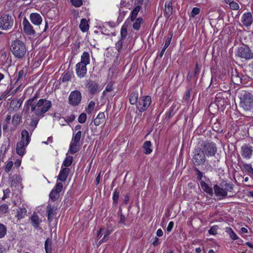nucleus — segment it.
I'll return each mask as SVG.
<instances>
[{"label":"nucleus","instance_id":"nucleus-26","mask_svg":"<svg viewBox=\"0 0 253 253\" xmlns=\"http://www.w3.org/2000/svg\"><path fill=\"white\" fill-rule=\"evenodd\" d=\"M231 81L234 84L237 85L242 83V79L236 70L235 71L234 73L233 72H232L231 76Z\"/></svg>","mask_w":253,"mask_h":253},{"label":"nucleus","instance_id":"nucleus-47","mask_svg":"<svg viewBox=\"0 0 253 253\" xmlns=\"http://www.w3.org/2000/svg\"><path fill=\"white\" fill-rule=\"evenodd\" d=\"M124 41V40L119 39V40L116 43V48L119 52H121L122 50Z\"/></svg>","mask_w":253,"mask_h":253},{"label":"nucleus","instance_id":"nucleus-55","mask_svg":"<svg viewBox=\"0 0 253 253\" xmlns=\"http://www.w3.org/2000/svg\"><path fill=\"white\" fill-rule=\"evenodd\" d=\"M217 226L214 225L211 227L209 230V233L210 235H215L217 234Z\"/></svg>","mask_w":253,"mask_h":253},{"label":"nucleus","instance_id":"nucleus-6","mask_svg":"<svg viewBox=\"0 0 253 253\" xmlns=\"http://www.w3.org/2000/svg\"><path fill=\"white\" fill-rule=\"evenodd\" d=\"M201 148L206 157H214L217 152V148L215 143L210 141H202Z\"/></svg>","mask_w":253,"mask_h":253},{"label":"nucleus","instance_id":"nucleus-31","mask_svg":"<svg viewBox=\"0 0 253 253\" xmlns=\"http://www.w3.org/2000/svg\"><path fill=\"white\" fill-rule=\"evenodd\" d=\"M144 153L146 154H150L152 149H151V143L150 141H146L143 145Z\"/></svg>","mask_w":253,"mask_h":253},{"label":"nucleus","instance_id":"nucleus-15","mask_svg":"<svg viewBox=\"0 0 253 253\" xmlns=\"http://www.w3.org/2000/svg\"><path fill=\"white\" fill-rule=\"evenodd\" d=\"M241 20L244 26L247 27H250L253 21L252 14L250 12L244 13L241 17Z\"/></svg>","mask_w":253,"mask_h":253},{"label":"nucleus","instance_id":"nucleus-13","mask_svg":"<svg viewBox=\"0 0 253 253\" xmlns=\"http://www.w3.org/2000/svg\"><path fill=\"white\" fill-rule=\"evenodd\" d=\"M253 147L249 145L244 144L241 147V155L246 159H250L252 157Z\"/></svg>","mask_w":253,"mask_h":253},{"label":"nucleus","instance_id":"nucleus-44","mask_svg":"<svg viewBox=\"0 0 253 253\" xmlns=\"http://www.w3.org/2000/svg\"><path fill=\"white\" fill-rule=\"evenodd\" d=\"M243 167L245 171L250 173H252L253 172V169L251 164L243 163Z\"/></svg>","mask_w":253,"mask_h":253},{"label":"nucleus","instance_id":"nucleus-14","mask_svg":"<svg viewBox=\"0 0 253 253\" xmlns=\"http://www.w3.org/2000/svg\"><path fill=\"white\" fill-rule=\"evenodd\" d=\"M22 25L24 33L28 35H34L36 33L32 25L30 23L26 18H24L23 20Z\"/></svg>","mask_w":253,"mask_h":253},{"label":"nucleus","instance_id":"nucleus-58","mask_svg":"<svg viewBox=\"0 0 253 253\" xmlns=\"http://www.w3.org/2000/svg\"><path fill=\"white\" fill-rule=\"evenodd\" d=\"M200 12V9L198 7H195L192 9L191 16L195 17L197 15L199 14Z\"/></svg>","mask_w":253,"mask_h":253},{"label":"nucleus","instance_id":"nucleus-21","mask_svg":"<svg viewBox=\"0 0 253 253\" xmlns=\"http://www.w3.org/2000/svg\"><path fill=\"white\" fill-rule=\"evenodd\" d=\"M201 188L210 196L213 195V189L206 182L201 181L200 182Z\"/></svg>","mask_w":253,"mask_h":253},{"label":"nucleus","instance_id":"nucleus-35","mask_svg":"<svg viewBox=\"0 0 253 253\" xmlns=\"http://www.w3.org/2000/svg\"><path fill=\"white\" fill-rule=\"evenodd\" d=\"M135 20V21L133 24V28L136 30H138L140 28L141 24L142 23L143 20L141 17L136 18Z\"/></svg>","mask_w":253,"mask_h":253},{"label":"nucleus","instance_id":"nucleus-60","mask_svg":"<svg viewBox=\"0 0 253 253\" xmlns=\"http://www.w3.org/2000/svg\"><path fill=\"white\" fill-rule=\"evenodd\" d=\"M71 80V75L69 73L65 74L62 79V82H67Z\"/></svg>","mask_w":253,"mask_h":253},{"label":"nucleus","instance_id":"nucleus-3","mask_svg":"<svg viewBox=\"0 0 253 253\" xmlns=\"http://www.w3.org/2000/svg\"><path fill=\"white\" fill-rule=\"evenodd\" d=\"M240 106L244 110H253V95L249 91H242L240 94Z\"/></svg>","mask_w":253,"mask_h":253},{"label":"nucleus","instance_id":"nucleus-50","mask_svg":"<svg viewBox=\"0 0 253 253\" xmlns=\"http://www.w3.org/2000/svg\"><path fill=\"white\" fill-rule=\"evenodd\" d=\"M39 120L37 118H32L30 124V126L32 127L33 130L37 126Z\"/></svg>","mask_w":253,"mask_h":253},{"label":"nucleus","instance_id":"nucleus-17","mask_svg":"<svg viewBox=\"0 0 253 253\" xmlns=\"http://www.w3.org/2000/svg\"><path fill=\"white\" fill-rule=\"evenodd\" d=\"M57 208L55 206L48 204L47 206V220L51 222L53 219L54 216L56 214Z\"/></svg>","mask_w":253,"mask_h":253},{"label":"nucleus","instance_id":"nucleus-19","mask_svg":"<svg viewBox=\"0 0 253 253\" xmlns=\"http://www.w3.org/2000/svg\"><path fill=\"white\" fill-rule=\"evenodd\" d=\"M173 8L172 6V2L170 1H167L165 2L164 16L166 18H168L172 13Z\"/></svg>","mask_w":253,"mask_h":253},{"label":"nucleus","instance_id":"nucleus-46","mask_svg":"<svg viewBox=\"0 0 253 253\" xmlns=\"http://www.w3.org/2000/svg\"><path fill=\"white\" fill-rule=\"evenodd\" d=\"M58 193L56 192L53 190H52L49 194V196L51 200L53 202H54L58 199Z\"/></svg>","mask_w":253,"mask_h":253},{"label":"nucleus","instance_id":"nucleus-30","mask_svg":"<svg viewBox=\"0 0 253 253\" xmlns=\"http://www.w3.org/2000/svg\"><path fill=\"white\" fill-rule=\"evenodd\" d=\"M225 231L228 233L230 238L233 240H237L239 237L235 233L233 229L229 227H227L225 228Z\"/></svg>","mask_w":253,"mask_h":253},{"label":"nucleus","instance_id":"nucleus-32","mask_svg":"<svg viewBox=\"0 0 253 253\" xmlns=\"http://www.w3.org/2000/svg\"><path fill=\"white\" fill-rule=\"evenodd\" d=\"M141 9V7L139 5H137L135 6L132 11L131 12V14L130 15V20L133 21L135 20V19L136 18L137 15L138 13V12L140 11Z\"/></svg>","mask_w":253,"mask_h":253},{"label":"nucleus","instance_id":"nucleus-39","mask_svg":"<svg viewBox=\"0 0 253 253\" xmlns=\"http://www.w3.org/2000/svg\"><path fill=\"white\" fill-rule=\"evenodd\" d=\"M120 40H125L127 35V31L126 28L124 26H122L121 29Z\"/></svg>","mask_w":253,"mask_h":253},{"label":"nucleus","instance_id":"nucleus-41","mask_svg":"<svg viewBox=\"0 0 253 253\" xmlns=\"http://www.w3.org/2000/svg\"><path fill=\"white\" fill-rule=\"evenodd\" d=\"M95 102L93 101H90L87 107L86 108L85 111L86 112L89 114H91L92 111L94 110L95 107Z\"/></svg>","mask_w":253,"mask_h":253},{"label":"nucleus","instance_id":"nucleus-8","mask_svg":"<svg viewBox=\"0 0 253 253\" xmlns=\"http://www.w3.org/2000/svg\"><path fill=\"white\" fill-rule=\"evenodd\" d=\"M14 23V18L12 15L3 13L0 17V29L9 30L11 29Z\"/></svg>","mask_w":253,"mask_h":253},{"label":"nucleus","instance_id":"nucleus-59","mask_svg":"<svg viewBox=\"0 0 253 253\" xmlns=\"http://www.w3.org/2000/svg\"><path fill=\"white\" fill-rule=\"evenodd\" d=\"M8 210V206L7 204H3L0 206V212L5 213Z\"/></svg>","mask_w":253,"mask_h":253},{"label":"nucleus","instance_id":"nucleus-54","mask_svg":"<svg viewBox=\"0 0 253 253\" xmlns=\"http://www.w3.org/2000/svg\"><path fill=\"white\" fill-rule=\"evenodd\" d=\"M13 163L12 161H8L5 166V171L6 173H8L12 169Z\"/></svg>","mask_w":253,"mask_h":253},{"label":"nucleus","instance_id":"nucleus-5","mask_svg":"<svg viewBox=\"0 0 253 253\" xmlns=\"http://www.w3.org/2000/svg\"><path fill=\"white\" fill-rule=\"evenodd\" d=\"M10 50L17 58H22L26 54L27 49L25 44L20 40H16L11 44Z\"/></svg>","mask_w":253,"mask_h":253},{"label":"nucleus","instance_id":"nucleus-20","mask_svg":"<svg viewBox=\"0 0 253 253\" xmlns=\"http://www.w3.org/2000/svg\"><path fill=\"white\" fill-rule=\"evenodd\" d=\"M28 145L20 141L18 142L16 145V153L20 156H23L25 153L26 147Z\"/></svg>","mask_w":253,"mask_h":253},{"label":"nucleus","instance_id":"nucleus-25","mask_svg":"<svg viewBox=\"0 0 253 253\" xmlns=\"http://www.w3.org/2000/svg\"><path fill=\"white\" fill-rule=\"evenodd\" d=\"M79 150V143H76L71 140L70 144V148L69 152L72 154H74L77 152Z\"/></svg>","mask_w":253,"mask_h":253},{"label":"nucleus","instance_id":"nucleus-4","mask_svg":"<svg viewBox=\"0 0 253 253\" xmlns=\"http://www.w3.org/2000/svg\"><path fill=\"white\" fill-rule=\"evenodd\" d=\"M214 194L219 198L223 199L228 196V193L231 192L233 189V185L227 183L224 184H215L213 187Z\"/></svg>","mask_w":253,"mask_h":253},{"label":"nucleus","instance_id":"nucleus-49","mask_svg":"<svg viewBox=\"0 0 253 253\" xmlns=\"http://www.w3.org/2000/svg\"><path fill=\"white\" fill-rule=\"evenodd\" d=\"M194 171L196 172V174H197V179L200 181V182L201 181H203L202 180V178L203 177V172H202V171H201L197 168L196 167H195L194 169Z\"/></svg>","mask_w":253,"mask_h":253},{"label":"nucleus","instance_id":"nucleus-61","mask_svg":"<svg viewBox=\"0 0 253 253\" xmlns=\"http://www.w3.org/2000/svg\"><path fill=\"white\" fill-rule=\"evenodd\" d=\"M3 195L2 197V200H4L7 198L9 197V195L10 193V190L9 189H6L3 190Z\"/></svg>","mask_w":253,"mask_h":253},{"label":"nucleus","instance_id":"nucleus-40","mask_svg":"<svg viewBox=\"0 0 253 253\" xmlns=\"http://www.w3.org/2000/svg\"><path fill=\"white\" fill-rule=\"evenodd\" d=\"M82 136V131H78L75 135L73 134L72 140L76 143H79Z\"/></svg>","mask_w":253,"mask_h":253},{"label":"nucleus","instance_id":"nucleus-36","mask_svg":"<svg viewBox=\"0 0 253 253\" xmlns=\"http://www.w3.org/2000/svg\"><path fill=\"white\" fill-rule=\"evenodd\" d=\"M138 93L136 92H132L129 98L130 103L132 105L137 104L138 101Z\"/></svg>","mask_w":253,"mask_h":253},{"label":"nucleus","instance_id":"nucleus-52","mask_svg":"<svg viewBox=\"0 0 253 253\" xmlns=\"http://www.w3.org/2000/svg\"><path fill=\"white\" fill-rule=\"evenodd\" d=\"M26 74L23 70H21L18 73L17 79L16 81V83L18 82L19 81L23 80L25 78Z\"/></svg>","mask_w":253,"mask_h":253},{"label":"nucleus","instance_id":"nucleus-9","mask_svg":"<svg viewBox=\"0 0 253 253\" xmlns=\"http://www.w3.org/2000/svg\"><path fill=\"white\" fill-rule=\"evenodd\" d=\"M236 54L238 57L246 60L253 58V52L249 46L245 44L238 47Z\"/></svg>","mask_w":253,"mask_h":253},{"label":"nucleus","instance_id":"nucleus-12","mask_svg":"<svg viewBox=\"0 0 253 253\" xmlns=\"http://www.w3.org/2000/svg\"><path fill=\"white\" fill-rule=\"evenodd\" d=\"M85 86L87 89L89 93L91 95H95L100 91L98 84L94 81L86 80Z\"/></svg>","mask_w":253,"mask_h":253},{"label":"nucleus","instance_id":"nucleus-1","mask_svg":"<svg viewBox=\"0 0 253 253\" xmlns=\"http://www.w3.org/2000/svg\"><path fill=\"white\" fill-rule=\"evenodd\" d=\"M52 106L51 101L46 99H40L30 107L32 112L37 117L42 116L49 111Z\"/></svg>","mask_w":253,"mask_h":253},{"label":"nucleus","instance_id":"nucleus-27","mask_svg":"<svg viewBox=\"0 0 253 253\" xmlns=\"http://www.w3.org/2000/svg\"><path fill=\"white\" fill-rule=\"evenodd\" d=\"M22 116L20 113L15 114L12 119V124L14 126L17 127L20 124Z\"/></svg>","mask_w":253,"mask_h":253},{"label":"nucleus","instance_id":"nucleus-11","mask_svg":"<svg viewBox=\"0 0 253 253\" xmlns=\"http://www.w3.org/2000/svg\"><path fill=\"white\" fill-rule=\"evenodd\" d=\"M151 102V98L150 96H143L139 99L136 104L137 108L140 112H144L147 109Z\"/></svg>","mask_w":253,"mask_h":253},{"label":"nucleus","instance_id":"nucleus-2","mask_svg":"<svg viewBox=\"0 0 253 253\" xmlns=\"http://www.w3.org/2000/svg\"><path fill=\"white\" fill-rule=\"evenodd\" d=\"M90 63V56L88 52L84 51L81 58V61L76 65V72L77 76L83 78L84 77L87 73L86 66Z\"/></svg>","mask_w":253,"mask_h":253},{"label":"nucleus","instance_id":"nucleus-48","mask_svg":"<svg viewBox=\"0 0 253 253\" xmlns=\"http://www.w3.org/2000/svg\"><path fill=\"white\" fill-rule=\"evenodd\" d=\"M6 228L2 223H0V239L3 238L6 233Z\"/></svg>","mask_w":253,"mask_h":253},{"label":"nucleus","instance_id":"nucleus-33","mask_svg":"<svg viewBox=\"0 0 253 253\" xmlns=\"http://www.w3.org/2000/svg\"><path fill=\"white\" fill-rule=\"evenodd\" d=\"M44 249L46 253H52V240L47 238L44 243Z\"/></svg>","mask_w":253,"mask_h":253},{"label":"nucleus","instance_id":"nucleus-16","mask_svg":"<svg viewBox=\"0 0 253 253\" xmlns=\"http://www.w3.org/2000/svg\"><path fill=\"white\" fill-rule=\"evenodd\" d=\"M30 19L31 22L36 26L40 25L42 21V16L38 13H32L30 15Z\"/></svg>","mask_w":253,"mask_h":253},{"label":"nucleus","instance_id":"nucleus-34","mask_svg":"<svg viewBox=\"0 0 253 253\" xmlns=\"http://www.w3.org/2000/svg\"><path fill=\"white\" fill-rule=\"evenodd\" d=\"M27 211L25 208H20L17 210L16 217L20 219L24 218L26 214Z\"/></svg>","mask_w":253,"mask_h":253},{"label":"nucleus","instance_id":"nucleus-56","mask_svg":"<svg viewBox=\"0 0 253 253\" xmlns=\"http://www.w3.org/2000/svg\"><path fill=\"white\" fill-rule=\"evenodd\" d=\"M72 4L75 7H80L83 4L82 0H70Z\"/></svg>","mask_w":253,"mask_h":253},{"label":"nucleus","instance_id":"nucleus-24","mask_svg":"<svg viewBox=\"0 0 253 253\" xmlns=\"http://www.w3.org/2000/svg\"><path fill=\"white\" fill-rule=\"evenodd\" d=\"M30 141V137L29 132L27 130L24 129L21 131V139L20 142L28 144Z\"/></svg>","mask_w":253,"mask_h":253},{"label":"nucleus","instance_id":"nucleus-42","mask_svg":"<svg viewBox=\"0 0 253 253\" xmlns=\"http://www.w3.org/2000/svg\"><path fill=\"white\" fill-rule=\"evenodd\" d=\"M173 36V33L172 31H169V35L168 36L166 40L165 43L164 45V46L165 48H168L169 46V45L172 38Z\"/></svg>","mask_w":253,"mask_h":253},{"label":"nucleus","instance_id":"nucleus-29","mask_svg":"<svg viewBox=\"0 0 253 253\" xmlns=\"http://www.w3.org/2000/svg\"><path fill=\"white\" fill-rule=\"evenodd\" d=\"M39 93L37 92L33 97L29 98L26 101V105L27 106V107L29 108L32 105L34 104L35 102H37L38 101L37 99L39 98Z\"/></svg>","mask_w":253,"mask_h":253},{"label":"nucleus","instance_id":"nucleus-18","mask_svg":"<svg viewBox=\"0 0 253 253\" xmlns=\"http://www.w3.org/2000/svg\"><path fill=\"white\" fill-rule=\"evenodd\" d=\"M70 169L67 168H62L58 176V180L64 182L69 174Z\"/></svg>","mask_w":253,"mask_h":253},{"label":"nucleus","instance_id":"nucleus-38","mask_svg":"<svg viewBox=\"0 0 253 253\" xmlns=\"http://www.w3.org/2000/svg\"><path fill=\"white\" fill-rule=\"evenodd\" d=\"M73 162V157L69 156L67 157L64 160L62 165L64 167H68L71 166Z\"/></svg>","mask_w":253,"mask_h":253},{"label":"nucleus","instance_id":"nucleus-10","mask_svg":"<svg viewBox=\"0 0 253 253\" xmlns=\"http://www.w3.org/2000/svg\"><path fill=\"white\" fill-rule=\"evenodd\" d=\"M82 98V94L80 91L78 90L72 91L69 96V104L73 106H77L81 103Z\"/></svg>","mask_w":253,"mask_h":253},{"label":"nucleus","instance_id":"nucleus-23","mask_svg":"<svg viewBox=\"0 0 253 253\" xmlns=\"http://www.w3.org/2000/svg\"><path fill=\"white\" fill-rule=\"evenodd\" d=\"M21 178L18 175H14L9 177V183L11 187H16L20 182Z\"/></svg>","mask_w":253,"mask_h":253},{"label":"nucleus","instance_id":"nucleus-43","mask_svg":"<svg viewBox=\"0 0 253 253\" xmlns=\"http://www.w3.org/2000/svg\"><path fill=\"white\" fill-rule=\"evenodd\" d=\"M113 90V84L112 83H108L105 88V89L103 91L102 93V95L103 96H105L106 95L107 92H111Z\"/></svg>","mask_w":253,"mask_h":253},{"label":"nucleus","instance_id":"nucleus-37","mask_svg":"<svg viewBox=\"0 0 253 253\" xmlns=\"http://www.w3.org/2000/svg\"><path fill=\"white\" fill-rule=\"evenodd\" d=\"M11 119V115L10 114H7L2 126V129L4 132L7 130L8 128V125L9 124Z\"/></svg>","mask_w":253,"mask_h":253},{"label":"nucleus","instance_id":"nucleus-22","mask_svg":"<svg viewBox=\"0 0 253 253\" xmlns=\"http://www.w3.org/2000/svg\"><path fill=\"white\" fill-rule=\"evenodd\" d=\"M31 224L32 226L35 228L37 229L39 226L40 223L42 221L40 220L39 216L37 214L34 213L30 217Z\"/></svg>","mask_w":253,"mask_h":253},{"label":"nucleus","instance_id":"nucleus-57","mask_svg":"<svg viewBox=\"0 0 253 253\" xmlns=\"http://www.w3.org/2000/svg\"><path fill=\"white\" fill-rule=\"evenodd\" d=\"M230 8L232 10H236L240 8V6L238 3L233 1L232 3L229 4Z\"/></svg>","mask_w":253,"mask_h":253},{"label":"nucleus","instance_id":"nucleus-62","mask_svg":"<svg viewBox=\"0 0 253 253\" xmlns=\"http://www.w3.org/2000/svg\"><path fill=\"white\" fill-rule=\"evenodd\" d=\"M12 89V87H10L9 89H8L7 88V90L5 91H4V93L2 94H1L0 96V100H2L5 97H6V95L9 93Z\"/></svg>","mask_w":253,"mask_h":253},{"label":"nucleus","instance_id":"nucleus-64","mask_svg":"<svg viewBox=\"0 0 253 253\" xmlns=\"http://www.w3.org/2000/svg\"><path fill=\"white\" fill-rule=\"evenodd\" d=\"M190 97V90L188 89L187 90L185 95L183 97V99L185 101L189 100Z\"/></svg>","mask_w":253,"mask_h":253},{"label":"nucleus","instance_id":"nucleus-28","mask_svg":"<svg viewBox=\"0 0 253 253\" xmlns=\"http://www.w3.org/2000/svg\"><path fill=\"white\" fill-rule=\"evenodd\" d=\"M79 27L83 32H85L88 30L89 25L87 21L85 18L81 19Z\"/></svg>","mask_w":253,"mask_h":253},{"label":"nucleus","instance_id":"nucleus-7","mask_svg":"<svg viewBox=\"0 0 253 253\" xmlns=\"http://www.w3.org/2000/svg\"><path fill=\"white\" fill-rule=\"evenodd\" d=\"M192 162L196 166L203 165L206 160V156L201 147H195L192 152Z\"/></svg>","mask_w":253,"mask_h":253},{"label":"nucleus","instance_id":"nucleus-63","mask_svg":"<svg viewBox=\"0 0 253 253\" xmlns=\"http://www.w3.org/2000/svg\"><path fill=\"white\" fill-rule=\"evenodd\" d=\"M173 226H174V222L173 221H170L168 224V226L167 228V231L168 232H170L173 227Z\"/></svg>","mask_w":253,"mask_h":253},{"label":"nucleus","instance_id":"nucleus-53","mask_svg":"<svg viewBox=\"0 0 253 253\" xmlns=\"http://www.w3.org/2000/svg\"><path fill=\"white\" fill-rule=\"evenodd\" d=\"M86 120V115L85 113H82L78 118V121L81 124L84 123Z\"/></svg>","mask_w":253,"mask_h":253},{"label":"nucleus","instance_id":"nucleus-51","mask_svg":"<svg viewBox=\"0 0 253 253\" xmlns=\"http://www.w3.org/2000/svg\"><path fill=\"white\" fill-rule=\"evenodd\" d=\"M63 189V184L61 182H57L52 190L59 193Z\"/></svg>","mask_w":253,"mask_h":253},{"label":"nucleus","instance_id":"nucleus-45","mask_svg":"<svg viewBox=\"0 0 253 253\" xmlns=\"http://www.w3.org/2000/svg\"><path fill=\"white\" fill-rule=\"evenodd\" d=\"M119 197V192L117 191V190H116L113 194V204L114 205H117L118 202Z\"/></svg>","mask_w":253,"mask_h":253}]
</instances>
